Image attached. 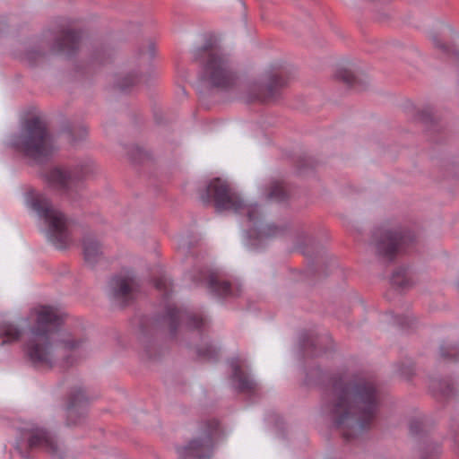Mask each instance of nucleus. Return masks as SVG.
Listing matches in <instances>:
<instances>
[{
	"label": "nucleus",
	"mask_w": 459,
	"mask_h": 459,
	"mask_svg": "<svg viewBox=\"0 0 459 459\" xmlns=\"http://www.w3.org/2000/svg\"><path fill=\"white\" fill-rule=\"evenodd\" d=\"M377 407V390L371 381L351 383L345 377L334 382L325 411L343 436L351 438L369 425Z\"/></svg>",
	"instance_id": "1"
},
{
	"label": "nucleus",
	"mask_w": 459,
	"mask_h": 459,
	"mask_svg": "<svg viewBox=\"0 0 459 459\" xmlns=\"http://www.w3.org/2000/svg\"><path fill=\"white\" fill-rule=\"evenodd\" d=\"M61 318V312L52 307L38 309L37 325L27 345V353L34 363L50 368L65 366L84 348V341L74 340L57 328Z\"/></svg>",
	"instance_id": "2"
},
{
	"label": "nucleus",
	"mask_w": 459,
	"mask_h": 459,
	"mask_svg": "<svg viewBox=\"0 0 459 459\" xmlns=\"http://www.w3.org/2000/svg\"><path fill=\"white\" fill-rule=\"evenodd\" d=\"M12 145L27 157L41 162L56 150L45 124L38 117L27 120L19 134L13 136Z\"/></svg>",
	"instance_id": "3"
},
{
	"label": "nucleus",
	"mask_w": 459,
	"mask_h": 459,
	"mask_svg": "<svg viewBox=\"0 0 459 459\" xmlns=\"http://www.w3.org/2000/svg\"><path fill=\"white\" fill-rule=\"evenodd\" d=\"M26 205L34 211L47 225V236L58 248L64 247L69 240L67 222L65 215L54 208L42 194L31 190L26 193Z\"/></svg>",
	"instance_id": "4"
},
{
	"label": "nucleus",
	"mask_w": 459,
	"mask_h": 459,
	"mask_svg": "<svg viewBox=\"0 0 459 459\" xmlns=\"http://www.w3.org/2000/svg\"><path fill=\"white\" fill-rule=\"evenodd\" d=\"M208 199H212L220 210H229L236 213L246 214L248 221L254 225L261 214L260 209L255 204H246L238 195L232 192L226 182L220 178H214L206 188Z\"/></svg>",
	"instance_id": "5"
},
{
	"label": "nucleus",
	"mask_w": 459,
	"mask_h": 459,
	"mask_svg": "<svg viewBox=\"0 0 459 459\" xmlns=\"http://www.w3.org/2000/svg\"><path fill=\"white\" fill-rule=\"evenodd\" d=\"M206 63L203 78L215 87L227 88L235 82L236 76L228 58L219 49L205 50Z\"/></svg>",
	"instance_id": "6"
},
{
	"label": "nucleus",
	"mask_w": 459,
	"mask_h": 459,
	"mask_svg": "<svg viewBox=\"0 0 459 459\" xmlns=\"http://www.w3.org/2000/svg\"><path fill=\"white\" fill-rule=\"evenodd\" d=\"M90 173V166L79 163L73 166H59L51 169L46 175L48 186L57 190H67Z\"/></svg>",
	"instance_id": "7"
},
{
	"label": "nucleus",
	"mask_w": 459,
	"mask_h": 459,
	"mask_svg": "<svg viewBox=\"0 0 459 459\" xmlns=\"http://www.w3.org/2000/svg\"><path fill=\"white\" fill-rule=\"evenodd\" d=\"M374 239L377 255L387 260H391L406 242V238L401 232L392 230L377 231Z\"/></svg>",
	"instance_id": "8"
},
{
	"label": "nucleus",
	"mask_w": 459,
	"mask_h": 459,
	"mask_svg": "<svg viewBox=\"0 0 459 459\" xmlns=\"http://www.w3.org/2000/svg\"><path fill=\"white\" fill-rule=\"evenodd\" d=\"M212 447V434L204 433L188 444L178 447L177 451L180 459H206L210 457Z\"/></svg>",
	"instance_id": "9"
},
{
	"label": "nucleus",
	"mask_w": 459,
	"mask_h": 459,
	"mask_svg": "<svg viewBox=\"0 0 459 459\" xmlns=\"http://www.w3.org/2000/svg\"><path fill=\"white\" fill-rule=\"evenodd\" d=\"M88 398L82 388L71 393L66 413L69 425H75L85 415Z\"/></svg>",
	"instance_id": "10"
},
{
	"label": "nucleus",
	"mask_w": 459,
	"mask_h": 459,
	"mask_svg": "<svg viewBox=\"0 0 459 459\" xmlns=\"http://www.w3.org/2000/svg\"><path fill=\"white\" fill-rule=\"evenodd\" d=\"M83 256L85 263L93 267L104 258L102 247L100 242L92 237L83 239Z\"/></svg>",
	"instance_id": "11"
},
{
	"label": "nucleus",
	"mask_w": 459,
	"mask_h": 459,
	"mask_svg": "<svg viewBox=\"0 0 459 459\" xmlns=\"http://www.w3.org/2000/svg\"><path fill=\"white\" fill-rule=\"evenodd\" d=\"M30 447H41L49 453L56 452V445L52 437L42 429H35L29 437Z\"/></svg>",
	"instance_id": "12"
},
{
	"label": "nucleus",
	"mask_w": 459,
	"mask_h": 459,
	"mask_svg": "<svg viewBox=\"0 0 459 459\" xmlns=\"http://www.w3.org/2000/svg\"><path fill=\"white\" fill-rule=\"evenodd\" d=\"M112 286L117 297L127 299L136 291L138 283L133 276H126L114 279Z\"/></svg>",
	"instance_id": "13"
},
{
	"label": "nucleus",
	"mask_w": 459,
	"mask_h": 459,
	"mask_svg": "<svg viewBox=\"0 0 459 459\" xmlns=\"http://www.w3.org/2000/svg\"><path fill=\"white\" fill-rule=\"evenodd\" d=\"M233 377L238 382L237 387L241 391H248L255 388V383L248 376H246L239 368L237 362H232Z\"/></svg>",
	"instance_id": "14"
},
{
	"label": "nucleus",
	"mask_w": 459,
	"mask_h": 459,
	"mask_svg": "<svg viewBox=\"0 0 459 459\" xmlns=\"http://www.w3.org/2000/svg\"><path fill=\"white\" fill-rule=\"evenodd\" d=\"M21 335V331L12 324L4 323L0 325V337L4 338L3 342H8L17 340Z\"/></svg>",
	"instance_id": "15"
},
{
	"label": "nucleus",
	"mask_w": 459,
	"mask_h": 459,
	"mask_svg": "<svg viewBox=\"0 0 459 459\" xmlns=\"http://www.w3.org/2000/svg\"><path fill=\"white\" fill-rule=\"evenodd\" d=\"M79 37L75 32H66L63 39L62 43L58 47L59 51L70 52L74 50L78 43Z\"/></svg>",
	"instance_id": "16"
},
{
	"label": "nucleus",
	"mask_w": 459,
	"mask_h": 459,
	"mask_svg": "<svg viewBox=\"0 0 459 459\" xmlns=\"http://www.w3.org/2000/svg\"><path fill=\"white\" fill-rule=\"evenodd\" d=\"M211 288L220 295L227 296L230 295L231 288L230 285L226 281H220L218 279L212 277L210 279Z\"/></svg>",
	"instance_id": "17"
},
{
	"label": "nucleus",
	"mask_w": 459,
	"mask_h": 459,
	"mask_svg": "<svg viewBox=\"0 0 459 459\" xmlns=\"http://www.w3.org/2000/svg\"><path fill=\"white\" fill-rule=\"evenodd\" d=\"M269 198L275 199L277 201H281L285 198V192L281 183H274L272 186V189L269 194Z\"/></svg>",
	"instance_id": "18"
},
{
	"label": "nucleus",
	"mask_w": 459,
	"mask_h": 459,
	"mask_svg": "<svg viewBox=\"0 0 459 459\" xmlns=\"http://www.w3.org/2000/svg\"><path fill=\"white\" fill-rule=\"evenodd\" d=\"M335 77L344 82L351 84L353 82L354 76L353 74L345 68H341L336 71Z\"/></svg>",
	"instance_id": "19"
},
{
	"label": "nucleus",
	"mask_w": 459,
	"mask_h": 459,
	"mask_svg": "<svg viewBox=\"0 0 459 459\" xmlns=\"http://www.w3.org/2000/svg\"><path fill=\"white\" fill-rule=\"evenodd\" d=\"M140 82V78L136 74H128L126 76L122 82H119V87L121 89H126L129 86L134 85Z\"/></svg>",
	"instance_id": "20"
},
{
	"label": "nucleus",
	"mask_w": 459,
	"mask_h": 459,
	"mask_svg": "<svg viewBox=\"0 0 459 459\" xmlns=\"http://www.w3.org/2000/svg\"><path fill=\"white\" fill-rule=\"evenodd\" d=\"M168 316L171 320L180 319L182 317L181 312L177 308H169Z\"/></svg>",
	"instance_id": "21"
},
{
	"label": "nucleus",
	"mask_w": 459,
	"mask_h": 459,
	"mask_svg": "<svg viewBox=\"0 0 459 459\" xmlns=\"http://www.w3.org/2000/svg\"><path fill=\"white\" fill-rule=\"evenodd\" d=\"M190 325L194 328H199L204 324V319L199 316H194L190 319Z\"/></svg>",
	"instance_id": "22"
},
{
	"label": "nucleus",
	"mask_w": 459,
	"mask_h": 459,
	"mask_svg": "<svg viewBox=\"0 0 459 459\" xmlns=\"http://www.w3.org/2000/svg\"><path fill=\"white\" fill-rule=\"evenodd\" d=\"M283 83L279 81L278 78H273L271 82V83L268 85V91L270 93H272V91H273V85H282Z\"/></svg>",
	"instance_id": "23"
},
{
	"label": "nucleus",
	"mask_w": 459,
	"mask_h": 459,
	"mask_svg": "<svg viewBox=\"0 0 459 459\" xmlns=\"http://www.w3.org/2000/svg\"><path fill=\"white\" fill-rule=\"evenodd\" d=\"M156 287L158 289H166L167 288V280L166 279H160L155 283Z\"/></svg>",
	"instance_id": "24"
},
{
	"label": "nucleus",
	"mask_w": 459,
	"mask_h": 459,
	"mask_svg": "<svg viewBox=\"0 0 459 459\" xmlns=\"http://www.w3.org/2000/svg\"><path fill=\"white\" fill-rule=\"evenodd\" d=\"M393 281H394V284H396V285H399V286H402V287H403V286H405V283H404L403 281H400V279H399V275H398V274L394 275V277H393Z\"/></svg>",
	"instance_id": "25"
},
{
	"label": "nucleus",
	"mask_w": 459,
	"mask_h": 459,
	"mask_svg": "<svg viewBox=\"0 0 459 459\" xmlns=\"http://www.w3.org/2000/svg\"><path fill=\"white\" fill-rule=\"evenodd\" d=\"M204 356H210L209 352L203 353Z\"/></svg>",
	"instance_id": "26"
},
{
	"label": "nucleus",
	"mask_w": 459,
	"mask_h": 459,
	"mask_svg": "<svg viewBox=\"0 0 459 459\" xmlns=\"http://www.w3.org/2000/svg\"><path fill=\"white\" fill-rule=\"evenodd\" d=\"M82 134H86V130L85 129H82Z\"/></svg>",
	"instance_id": "27"
},
{
	"label": "nucleus",
	"mask_w": 459,
	"mask_h": 459,
	"mask_svg": "<svg viewBox=\"0 0 459 459\" xmlns=\"http://www.w3.org/2000/svg\"><path fill=\"white\" fill-rule=\"evenodd\" d=\"M151 50H152V52H153V51H154V48H153V47H152V46L151 47Z\"/></svg>",
	"instance_id": "28"
},
{
	"label": "nucleus",
	"mask_w": 459,
	"mask_h": 459,
	"mask_svg": "<svg viewBox=\"0 0 459 459\" xmlns=\"http://www.w3.org/2000/svg\"><path fill=\"white\" fill-rule=\"evenodd\" d=\"M256 98L264 99L263 97H261V96H259V95H256Z\"/></svg>",
	"instance_id": "29"
}]
</instances>
